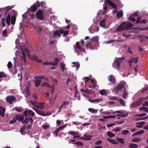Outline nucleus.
<instances>
[{
  "mask_svg": "<svg viewBox=\"0 0 148 148\" xmlns=\"http://www.w3.org/2000/svg\"><path fill=\"white\" fill-rule=\"evenodd\" d=\"M133 26V25L131 23L124 21L117 28L116 31L119 32L124 30L130 29L131 27Z\"/></svg>",
  "mask_w": 148,
  "mask_h": 148,
  "instance_id": "1",
  "label": "nucleus"
},
{
  "mask_svg": "<svg viewBox=\"0 0 148 148\" xmlns=\"http://www.w3.org/2000/svg\"><path fill=\"white\" fill-rule=\"evenodd\" d=\"M36 17L37 19L40 20H42L44 19L43 12L41 10L37 11L36 14Z\"/></svg>",
  "mask_w": 148,
  "mask_h": 148,
  "instance_id": "2",
  "label": "nucleus"
},
{
  "mask_svg": "<svg viewBox=\"0 0 148 148\" xmlns=\"http://www.w3.org/2000/svg\"><path fill=\"white\" fill-rule=\"evenodd\" d=\"M124 86L125 85L123 84H119L113 90V91L117 94L119 92V90L124 88Z\"/></svg>",
  "mask_w": 148,
  "mask_h": 148,
  "instance_id": "3",
  "label": "nucleus"
},
{
  "mask_svg": "<svg viewBox=\"0 0 148 148\" xmlns=\"http://www.w3.org/2000/svg\"><path fill=\"white\" fill-rule=\"evenodd\" d=\"M6 101L8 103L10 104H12L13 103V101H15L16 98L14 96H10L7 97H6Z\"/></svg>",
  "mask_w": 148,
  "mask_h": 148,
  "instance_id": "4",
  "label": "nucleus"
},
{
  "mask_svg": "<svg viewBox=\"0 0 148 148\" xmlns=\"http://www.w3.org/2000/svg\"><path fill=\"white\" fill-rule=\"evenodd\" d=\"M125 59V57H123L122 58H119L116 61H114V63L117 66V69H119L120 66L121 62Z\"/></svg>",
  "mask_w": 148,
  "mask_h": 148,
  "instance_id": "5",
  "label": "nucleus"
},
{
  "mask_svg": "<svg viewBox=\"0 0 148 148\" xmlns=\"http://www.w3.org/2000/svg\"><path fill=\"white\" fill-rule=\"evenodd\" d=\"M104 2L107 4H108L111 6L113 8L116 9L117 7L116 5L113 3L110 0H105Z\"/></svg>",
  "mask_w": 148,
  "mask_h": 148,
  "instance_id": "6",
  "label": "nucleus"
},
{
  "mask_svg": "<svg viewBox=\"0 0 148 148\" xmlns=\"http://www.w3.org/2000/svg\"><path fill=\"white\" fill-rule=\"evenodd\" d=\"M37 9V7L36 4H33L31 5V7L28 9L29 12H35Z\"/></svg>",
  "mask_w": 148,
  "mask_h": 148,
  "instance_id": "7",
  "label": "nucleus"
},
{
  "mask_svg": "<svg viewBox=\"0 0 148 148\" xmlns=\"http://www.w3.org/2000/svg\"><path fill=\"white\" fill-rule=\"evenodd\" d=\"M10 7V6H8L6 7V9L5 8L0 9V12H3L5 10H6L5 14L4 16V17H6V14H7L8 12V11L10 10L11 9H12V7H11L10 8H8Z\"/></svg>",
  "mask_w": 148,
  "mask_h": 148,
  "instance_id": "8",
  "label": "nucleus"
},
{
  "mask_svg": "<svg viewBox=\"0 0 148 148\" xmlns=\"http://www.w3.org/2000/svg\"><path fill=\"white\" fill-rule=\"evenodd\" d=\"M31 60L33 61H36L39 63H41L42 62V60L41 59H39L38 58V57L35 55H32L31 57Z\"/></svg>",
  "mask_w": 148,
  "mask_h": 148,
  "instance_id": "9",
  "label": "nucleus"
},
{
  "mask_svg": "<svg viewBox=\"0 0 148 148\" xmlns=\"http://www.w3.org/2000/svg\"><path fill=\"white\" fill-rule=\"evenodd\" d=\"M76 48L77 49H79L81 52H85V50L83 48L80 46L78 42H77L76 43Z\"/></svg>",
  "mask_w": 148,
  "mask_h": 148,
  "instance_id": "10",
  "label": "nucleus"
},
{
  "mask_svg": "<svg viewBox=\"0 0 148 148\" xmlns=\"http://www.w3.org/2000/svg\"><path fill=\"white\" fill-rule=\"evenodd\" d=\"M145 124V122L144 121L137 122L136 123V127L137 128H141L143 127Z\"/></svg>",
  "mask_w": 148,
  "mask_h": 148,
  "instance_id": "11",
  "label": "nucleus"
},
{
  "mask_svg": "<svg viewBox=\"0 0 148 148\" xmlns=\"http://www.w3.org/2000/svg\"><path fill=\"white\" fill-rule=\"evenodd\" d=\"M33 109L38 114L43 116L45 115V113L43 112L34 108H33Z\"/></svg>",
  "mask_w": 148,
  "mask_h": 148,
  "instance_id": "12",
  "label": "nucleus"
},
{
  "mask_svg": "<svg viewBox=\"0 0 148 148\" xmlns=\"http://www.w3.org/2000/svg\"><path fill=\"white\" fill-rule=\"evenodd\" d=\"M15 118L19 122L23 121L24 119V117L23 116H20L18 115H16L15 116Z\"/></svg>",
  "mask_w": 148,
  "mask_h": 148,
  "instance_id": "13",
  "label": "nucleus"
},
{
  "mask_svg": "<svg viewBox=\"0 0 148 148\" xmlns=\"http://www.w3.org/2000/svg\"><path fill=\"white\" fill-rule=\"evenodd\" d=\"M59 32L61 34H63V37H65L68 35L69 34L67 30H66L64 31L63 29L59 30Z\"/></svg>",
  "mask_w": 148,
  "mask_h": 148,
  "instance_id": "14",
  "label": "nucleus"
},
{
  "mask_svg": "<svg viewBox=\"0 0 148 148\" xmlns=\"http://www.w3.org/2000/svg\"><path fill=\"white\" fill-rule=\"evenodd\" d=\"M102 101V98H99L98 99H95L93 100H89V101L92 103H98L101 102Z\"/></svg>",
  "mask_w": 148,
  "mask_h": 148,
  "instance_id": "15",
  "label": "nucleus"
},
{
  "mask_svg": "<svg viewBox=\"0 0 148 148\" xmlns=\"http://www.w3.org/2000/svg\"><path fill=\"white\" fill-rule=\"evenodd\" d=\"M108 80L109 81L113 84L115 83V79L114 76L112 75H111L109 76L108 77Z\"/></svg>",
  "mask_w": 148,
  "mask_h": 148,
  "instance_id": "16",
  "label": "nucleus"
},
{
  "mask_svg": "<svg viewBox=\"0 0 148 148\" xmlns=\"http://www.w3.org/2000/svg\"><path fill=\"white\" fill-rule=\"evenodd\" d=\"M5 111V108L1 107H0V115L3 117L4 116Z\"/></svg>",
  "mask_w": 148,
  "mask_h": 148,
  "instance_id": "17",
  "label": "nucleus"
},
{
  "mask_svg": "<svg viewBox=\"0 0 148 148\" xmlns=\"http://www.w3.org/2000/svg\"><path fill=\"white\" fill-rule=\"evenodd\" d=\"M128 95V93L126 89L124 88V92L123 93V98L124 99H126Z\"/></svg>",
  "mask_w": 148,
  "mask_h": 148,
  "instance_id": "18",
  "label": "nucleus"
},
{
  "mask_svg": "<svg viewBox=\"0 0 148 148\" xmlns=\"http://www.w3.org/2000/svg\"><path fill=\"white\" fill-rule=\"evenodd\" d=\"M10 14H8L7 17L5 19V21L7 24L8 26H9L10 24Z\"/></svg>",
  "mask_w": 148,
  "mask_h": 148,
  "instance_id": "19",
  "label": "nucleus"
},
{
  "mask_svg": "<svg viewBox=\"0 0 148 148\" xmlns=\"http://www.w3.org/2000/svg\"><path fill=\"white\" fill-rule=\"evenodd\" d=\"M107 140L108 141H109L111 143L113 144L116 145L118 144V143L114 139H111L110 138H108Z\"/></svg>",
  "mask_w": 148,
  "mask_h": 148,
  "instance_id": "20",
  "label": "nucleus"
},
{
  "mask_svg": "<svg viewBox=\"0 0 148 148\" xmlns=\"http://www.w3.org/2000/svg\"><path fill=\"white\" fill-rule=\"evenodd\" d=\"M116 140L118 141L120 143L123 144L124 143L125 141L124 139L123 138H119L118 137H116Z\"/></svg>",
  "mask_w": 148,
  "mask_h": 148,
  "instance_id": "21",
  "label": "nucleus"
},
{
  "mask_svg": "<svg viewBox=\"0 0 148 148\" xmlns=\"http://www.w3.org/2000/svg\"><path fill=\"white\" fill-rule=\"evenodd\" d=\"M117 101L120 103V104L123 106H125V105L124 101L121 98H119L117 99Z\"/></svg>",
  "mask_w": 148,
  "mask_h": 148,
  "instance_id": "22",
  "label": "nucleus"
},
{
  "mask_svg": "<svg viewBox=\"0 0 148 148\" xmlns=\"http://www.w3.org/2000/svg\"><path fill=\"white\" fill-rule=\"evenodd\" d=\"M140 106L138 103V102H137V101H136V102H133L131 104V107L132 108H134L138 106Z\"/></svg>",
  "mask_w": 148,
  "mask_h": 148,
  "instance_id": "23",
  "label": "nucleus"
},
{
  "mask_svg": "<svg viewBox=\"0 0 148 148\" xmlns=\"http://www.w3.org/2000/svg\"><path fill=\"white\" fill-rule=\"evenodd\" d=\"M16 20V17L15 15H14L11 17V24L14 25L15 23Z\"/></svg>",
  "mask_w": 148,
  "mask_h": 148,
  "instance_id": "24",
  "label": "nucleus"
},
{
  "mask_svg": "<svg viewBox=\"0 0 148 148\" xmlns=\"http://www.w3.org/2000/svg\"><path fill=\"white\" fill-rule=\"evenodd\" d=\"M123 13L122 11H120L117 12L116 14V16L117 18H120L123 16Z\"/></svg>",
  "mask_w": 148,
  "mask_h": 148,
  "instance_id": "25",
  "label": "nucleus"
},
{
  "mask_svg": "<svg viewBox=\"0 0 148 148\" xmlns=\"http://www.w3.org/2000/svg\"><path fill=\"white\" fill-rule=\"evenodd\" d=\"M22 60H23L24 62L26 61V55L23 50L22 51Z\"/></svg>",
  "mask_w": 148,
  "mask_h": 148,
  "instance_id": "26",
  "label": "nucleus"
},
{
  "mask_svg": "<svg viewBox=\"0 0 148 148\" xmlns=\"http://www.w3.org/2000/svg\"><path fill=\"white\" fill-rule=\"evenodd\" d=\"M41 81L40 80L36 79L35 82V86L36 87H38L40 84Z\"/></svg>",
  "mask_w": 148,
  "mask_h": 148,
  "instance_id": "27",
  "label": "nucleus"
},
{
  "mask_svg": "<svg viewBox=\"0 0 148 148\" xmlns=\"http://www.w3.org/2000/svg\"><path fill=\"white\" fill-rule=\"evenodd\" d=\"M105 19H103V20H101L100 22L99 23V25L101 27H105Z\"/></svg>",
  "mask_w": 148,
  "mask_h": 148,
  "instance_id": "28",
  "label": "nucleus"
},
{
  "mask_svg": "<svg viewBox=\"0 0 148 148\" xmlns=\"http://www.w3.org/2000/svg\"><path fill=\"white\" fill-rule=\"evenodd\" d=\"M129 147L130 148H137L138 147V145L136 144L132 143L129 145Z\"/></svg>",
  "mask_w": 148,
  "mask_h": 148,
  "instance_id": "29",
  "label": "nucleus"
},
{
  "mask_svg": "<svg viewBox=\"0 0 148 148\" xmlns=\"http://www.w3.org/2000/svg\"><path fill=\"white\" fill-rule=\"evenodd\" d=\"M107 134L110 138L113 137L115 136V135L114 134L109 131L107 132Z\"/></svg>",
  "mask_w": 148,
  "mask_h": 148,
  "instance_id": "30",
  "label": "nucleus"
},
{
  "mask_svg": "<svg viewBox=\"0 0 148 148\" xmlns=\"http://www.w3.org/2000/svg\"><path fill=\"white\" fill-rule=\"evenodd\" d=\"M144 99L143 98H141L139 99L137 101V102L139 104V106H140L142 103L144 101Z\"/></svg>",
  "mask_w": 148,
  "mask_h": 148,
  "instance_id": "31",
  "label": "nucleus"
},
{
  "mask_svg": "<svg viewBox=\"0 0 148 148\" xmlns=\"http://www.w3.org/2000/svg\"><path fill=\"white\" fill-rule=\"evenodd\" d=\"M59 32L58 31H56L54 32L53 33V35L54 37L56 38L57 36H59V37L61 35Z\"/></svg>",
  "mask_w": 148,
  "mask_h": 148,
  "instance_id": "32",
  "label": "nucleus"
},
{
  "mask_svg": "<svg viewBox=\"0 0 148 148\" xmlns=\"http://www.w3.org/2000/svg\"><path fill=\"white\" fill-rule=\"evenodd\" d=\"M41 86H46L47 87H49L50 88H52V86H50L49 84V83H47V82H44L41 85Z\"/></svg>",
  "mask_w": 148,
  "mask_h": 148,
  "instance_id": "33",
  "label": "nucleus"
},
{
  "mask_svg": "<svg viewBox=\"0 0 148 148\" xmlns=\"http://www.w3.org/2000/svg\"><path fill=\"white\" fill-rule=\"evenodd\" d=\"M54 64L56 66L58 65V64L60 61V59L59 58H54Z\"/></svg>",
  "mask_w": 148,
  "mask_h": 148,
  "instance_id": "34",
  "label": "nucleus"
},
{
  "mask_svg": "<svg viewBox=\"0 0 148 148\" xmlns=\"http://www.w3.org/2000/svg\"><path fill=\"white\" fill-rule=\"evenodd\" d=\"M99 93L101 95H107L106 92L105 90H100L99 92Z\"/></svg>",
  "mask_w": 148,
  "mask_h": 148,
  "instance_id": "35",
  "label": "nucleus"
},
{
  "mask_svg": "<svg viewBox=\"0 0 148 148\" xmlns=\"http://www.w3.org/2000/svg\"><path fill=\"white\" fill-rule=\"evenodd\" d=\"M138 58V57H136L133 58H132L130 60H132V62H135V63H137Z\"/></svg>",
  "mask_w": 148,
  "mask_h": 148,
  "instance_id": "36",
  "label": "nucleus"
},
{
  "mask_svg": "<svg viewBox=\"0 0 148 148\" xmlns=\"http://www.w3.org/2000/svg\"><path fill=\"white\" fill-rule=\"evenodd\" d=\"M68 134H69L72 135H77L78 133L76 132L75 131H70L68 133Z\"/></svg>",
  "mask_w": 148,
  "mask_h": 148,
  "instance_id": "37",
  "label": "nucleus"
},
{
  "mask_svg": "<svg viewBox=\"0 0 148 148\" xmlns=\"http://www.w3.org/2000/svg\"><path fill=\"white\" fill-rule=\"evenodd\" d=\"M88 110L90 112L93 113H95L97 112V110H96L92 108H88Z\"/></svg>",
  "mask_w": 148,
  "mask_h": 148,
  "instance_id": "38",
  "label": "nucleus"
},
{
  "mask_svg": "<svg viewBox=\"0 0 148 148\" xmlns=\"http://www.w3.org/2000/svg\"><path fill=\"white\" fill-rule=\"evenodd\" d=\"M29 121V117H26L25 118L24 120L22 121V123L24 124H25Z\"/></svg>",
  "mask_w": 148,
  "mask_h": 148,
  "instance_id": "39",
  "label": "nucleus"
},
{
  "mask_svg": "<svg viewBox=\"0 0 148 148\" xmlns=\"http://www.w3.org/2000/svg\"><path fill=\"white\" fill-rule=\"evenodd\" d=\"M130 132L129 130H123L122 131V135H126L127 134L129 133Z\"/></svg>",
  "mask_w": 148,
  "mask_h": 148,
  "instance_id": "40",
  "label": "nucleus"
},
{
  "mask_svg": "<svg viewBox=\"0 0 148 148\" xmlns=\"http://www.w3.org/2000/svg\"><path fill=\"white\" fill-rule=\"evenodd\" d=\"M14 72L13 73V74L14 75H15L17 73V69L16 68V64L15 62L14 63Z\"/></svg>",
  "mask_w": 148,
  "mask_h": 148,
  "instance_id": "41",
  "label": "nucleus"
},
{
  "mask_svg": "<svg viewBox=\"0 0 148 148\" xmlns=\"http://www.w3.org/2000/svg\"><path fill=\"white\" fill-rule=\"evenodd\" d=\"M141 140V139L139 138H134L132 140V141L133 142L137 143Z\"/></svg>",
  "mask_w": 148,
  "mask_h": 148,
  "instance_id": "42",
  "label": "nucleus"
},
{
  "mask_svg": "<svg viewBox=\"0 0 148 148\" xmlns=\"http://www.w3.org/2000/svg\"><path fill=\"white\" fill-rule=\"evenodd\" d=\"M60 68H61L62 71H64V70L65 68V65L63 64L62 62H61L60 63Z\"/></svg>",
  "mask_w": 148,
  "mask_h": 148,
  "instance_id": "43",
  "label": "nucleus"
},
{
  "mask_svg": "<svg viewBox=\"0 0 148 148\" xmlns=\"http://www.w3.org/2000/svg\"><path fill=\"white\" fill-rule=\"evenodd\" d=\"M29 102L33 105H34L35 107L38 104L37 101H32L31 100L29 101Z\"/></svg>",
  "mask_w": 148,
  "mask_h": 148,
  "instance_id": "44",
  "label": "nucleus"
},
{
  "mask_svg": "<svg viewBox=\"0 0 148 148\" xmlns=\"http://www.w3.org/2000/svg\"><path fill=\"white\" fill-rule=\"evenodd\" d=\"M128 19L131 22H135L136 20V19L135 18L133 17L132 16H130L129 17Z\"/></svg>",
  "mask_w": 148,
  "mask_h": 148,
  "instance_id": "45",
  "label": "nucleus"
},
{
  "mask_svg": "<svg viewBox=\"0 0 148 148\" xmlns=\"http://www.w3.org/2000/svg\"><path fill=\"white\" fill-rule=\"evenodd\" d=\"M7 76L6 75L4 72H0V78H2L3 77H6Z\"/></svg>",
  "mask_w": 148,
  "mask_h": 148,
  "instance_id": "46",
  "label": "nucleus"
},
{
  "mask_svg": "<svg viewBox=\"0 0 148 148\" xmlns=\"http://www.w3.org/2000/svg\"><path fill=\"white\" fill-rule=\"evenodd\" d=\"M144 131L143 130H141L140 131L136 132V136L140 135L144 133Z\"/></svg>",
  "mask_w": 148,
  "mask_h": 148,
  "instance_id": "47",
  "label": "nucleus"
},
{
  "mask_svg": "<svg viewBox=\"0 0 148 148\" xmlns=\"http://www.w3.org/2000/svg\"><path fill=\"white\" fill-rule=\"evenodd\" d=\"M75 145H77L78 146H82L83 145V143L80 142H78L74 143Z\"/></svg>",
  "mask_w": 148,
  "mask_h": 148,
  "instance_id": "48",
  "label": "nucleus"
},
{
  "mask_svg": "<svg viewBox=\"0 0 148 148\" xmlns=\"http://www.w3.org/2000/svg\"><path fill=\"white\" fill-rule=\"evenodd\" d=\"M7 30L6 29H5L2 32V34L5 37L7 36Z\"/></svg>",
  "mask_w": 148,
  "mask_h": 148,
  "instance_id": "49",
  "label": "nucleus"
},
{
  "mask_svg": "<svg viewBox=\"0 0 148 148\" xmlns=\"http://www.w3.org/2000/svg\"><path fill=\"white\" fill-rule=\"evenodd\" d=\"M99 37L98 36H96L93 37L91 39V40L92 41H98V40Z\"/></svg>",
  "mask_w": 148,
  "mask_h": 148,
  "instance_id": "50",
  "label": "nucleus"
},
{
  "mask_svg": "<svg viewBox=\"0 0 148 148\" xmlns=\"http://www.w3.org/2000/svg\"><path fill=\"white\" fill-rule=\"evenodd\" d=\"M29 114L31 116H33L34 114V113L31 110L28 111Z\"/></svg>",
  "mask_w": 148,
  "mask_h": 148,
  "instance_id": "51",
  "label": "nucleus"
},
{
  "mask_svg": "<svg viewBox=\"0 0 148 148\" xmlns=\"http://www.w3.org/2000/svg\"><path fill=\"white\" fill-rule=\"evenodd\" d=\"M141 17H138L136 20V24L140 23V22L141 21Z\"/></svg>",
  "mask_w": 148,
  "mask_h": 148,
  "instance_id": "52",
  "label": "nucleus"
},
{
  "mask_svg": "<svg viewBox=\"0 0 148 148\" xmlns=\"http://www.w3.org/2000/svg\"><path fill=\"white\" fill-rule=\"evenodd\" d=\"M25 129V127L24 126L23 127H22L20 129V132L21 134H23L24 131Z\"/></svg>",
  "mask_w": 148,
  "mask_h": 148,
  "instance_id": "53",
  "label": "nucleus"
},
{
  "mask_svg": "<svg viewBox=\"0 0 148 148\" xmlns=\"http://www.w3.org/2000/svg\"><path fill=\"white\" fill-rule=\"evenodd\" d=\"M122 129L121 128L119 127H117L114 129V131L116 132H118L121 130Z\"/></svg>",
  "mask_w": 148,
  "mask_h": 148,
  "instance_id": "54",
  "label": "nucleus"
},
{
  "mask_svg": "<svg viewBox=\"0 0 148 148\" xmlns=\"http://www.w3.org/2000/svg\"><path fill=\"white\" fill-rule=\"evenodd\" d=\"M15 109L18 112H20L22 110V109L20 107H16Z\"/></svg>",
  "mask_w": 148,
  "mask_h": 148,
  "instance_id": "55",
  "label": "nucleus"
},
{
  "mask_svg": "<svg viewBox=\"0 0 148 148\" xmlns=\"http://www.w3.org/2000/svg\"><path fill=\"white\" fill-rule=\"evenodd\" d=\"M59 131L58 129H56L53 132V134L55 135L56 136H58V133Z\"/></svg>",
  "mask_w": 148,
  "mask_h": 148,
  "instance_id": "56",
  "label": "nucleus"
},
{
  "mask_svg": "<svg viewBox=\"0 0 148 148\" xmlns=\"http://www.w3.org/2000/svg\"><path fill=\"white\" fill-rule=\"evenodd\" d=\"M16 121V119L15 118L14 119H13L12 120H11L10 121V123L11 124H12L15 123Z\"/></svg>",
  "mask_w": 148,
  "mask_h": 148,
  "instance_id": "57",
  "label": "nucleus"
},
{
  "mask_svg": "<svg viewBox=\"0 0 148 148\" xmlns=\"http://www.w3.org/2000/svg\"><path fill=\"white\" fill-rule=\"evenodd\" d=\"M69 105V102L66 101H64L63 102V104L62 105L63 106L64 105L65 106H68Z\"/></svg>",
  "mask_w": 148,
  "mask_h": 148,
  "instance_id": "58",
  "label": "nucleus"
},
{
  "mask_svg": "<svg viewBox=\"0 0 148 148\" xmlns=\"http://www.w3.org/2000/svg\"><path fill=\"white\" fill-rule=\"evenodd\" d=\"M122 114H117L116 115L117 116H120L122 117L123 118L126 116V115L123 113Z\"/></svg>",
  "mask_w": 148,
  "mask_h": 148,
  "instance_id": "59",
  "label": "nucleus"
},
{
  "mask_svg": "<svg viewBox=\"0 0 148 148\" xmlns=\"http://www.w3.org/2000/svg\"><path fill=\"white\" fill-rule=\"evenodd\" d=\"M147 22L148 21H147L146 19H144L143 20L141 21L140 22V24L142 23L145 24H146Z\"/></svg>",
  "mask_w": 148,
  "mask_h": 148,
  "instance_id": "60",
  "label": "nucleus"
},
{
  "mask_svg": "<svg viewBox=\"0 0 148 148\" xmlns=\"http://www.w3.org/2000/svg\"><path fill=\"white\" fill-rule=\"evenodd\" d=\"M12 66V64L11 62L10 61L8 63V65H7V66H8V68L9 69H10L11 67Z\"/></svg>",
  "mask_w": 148,
  "mask_h": 148,
  "instance_id": "61",
  "label": "nucleus"
},
{
  "mask_svg": "<svg viewBox=\"0 0 148 148\" xmlns=\"http://www.w3.org/2000/svg\"><path fill=\"white\" fill-rule=\"evenodd\" d=\"M147 90H148V86L143 89L141 91V93H144Z\"/></svg>",
  "mask_w": 148,
  "mask_h": 148,
  "instance_id": "62",
  "label": "nucleus"
},
{
  "mask_svg": "<svg viewBox=\"0 0 148 148\" xmlns=\"http://www.w3.org/2000/svg\"><path fill=\"white\" fill-rule=\"evenodd\" d=\"M23 115L24 116H27L28 115V111L27 110H25L23 113Z\"/></svg>",
  "mask_w": 148,
  "mask_h": 148,
  "instance_id": "63",
  "label": "nucleus"
},
{
  "mask_svg": "<svg viewBox=\"0 0 148 148\" xmlns=\"http://www.w3.org/2000/svg\"><path fill=\"white\" fill-rule=\"evenodd\" d=\"M142 106H146L148 107V102L147 101H145L143 104Z\"/></svg>",
  "mask_w": 148,
  "mask_h": 148,
  "instance_id": "64",
  "label": "nucleus"
}]
</instances>
